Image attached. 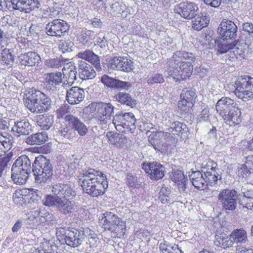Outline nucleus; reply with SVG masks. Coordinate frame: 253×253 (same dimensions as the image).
<instances>
[{
	"label": "nucleus",
	"mask_w": 253,
	"mask_h": 253,
	"mask_svg": "<svg viewBox=\"0 0 253 253\" xmlns=\"http://www.w3.org/2000/svg\"><path fill=\"white\" fill-rule=\"evenodd\" d=\"M53 195H46L43 200V204L56 208L65 215L73 212L76 208L75 201L70 200L76 195L75 192L68 184L58 183L52 187Z\"/></svg>",
	"instance_id": "nucleus-1"
},
{
	"label": "nucleus",
	"mask_w": 253,
	"mask_h": 253,
	"mask_svg": "<svg viewBox=\"0 0 253 253\" xmlns=\"http://www.w3.org/2000/svg\"><path fill=\"white\" fill-rule=\"evenodd\" d=\"M195 59L192 53L176 51L168 61L169 66L165 72V75L178 81L189 78L192 74Z\"/></svg>",
	"instance_id": "nucleus-2"
},
{
	"label": "nucleus",
	"mask_w": 253,
	"mask_h": 253,
	"mask_svg": "<svg viewBox=\"0 0 253 253\" xmlns=\"http://www.w3.org/2000/svg\"><path fill=\"white\" fill-rule=\"evenodd\" d=\"M217 113L230 126L239 124L241 121V112L236 102L228 97H222L215 105Z\"/></svg>",
	"instance_id": "nucleus-3"
},
{
	"label": "nucleus",
	"mask_w": 253,
	"mask_h": 253,
	"mask_svg": "<svg viewBox=\"0 0 253 253\" xmlns=\"http://www.w3.org/2000/svg\"><path fill=\"white\" fill-rule=\"evenodd\" d=\"M25 104L32 113H41L49 110L51 106L50 98L40 90L29 92Z\"/></svg>",
	"instance_id": "nucleus-4"
},
{
	"label": "nucleus",
	"mask_w": 253,
	"mask_h": 253,
	"mask_svg": "<svg viewBox=\"0 0 253 253\" xmlns=\"http://www.w3.org/2000/svg\"><path fill=\"white\" fill-rule=\"evenodd\" d=\"M91 109H94L93 119L98 125L106 127L110 124L114 114L115 107L110 102H93L90 105Z\"/></svg>",
	"instance_id": "nucleus-5"
},
{
	"label": "nucleus",
	"mask_w": 253,
	"mask_h": 253,
	"mask_svg": "<svg viewBox=\"0 0 253 253\" xmlns=\"http://www.w3.org/2000/svg\"><path fill=\"white\" fill-rule=\"evenodd\" d=\"M32 170L37 183H44L53 174V167L49 160L42 156L36 158Z\"/></svg>",
	"instance_id": "nucleus-6"
},
{
	"label": "nucleus",
	"mask_w": 253,
	"mask_h": 253,
	"mask_svg": "<svg viewBox=\"0 0 253 253\" xmlns=\"http://www.w3.org/2000/svg\"><path fill=\"white\" fill-rule=\"evenodd\" d=\"M235 94L237 97L247 101L253 97V78L247 76L239 78L235 82Z\"/></svg>",
	"instance_id": "nucleus-7"
},
{
	"label": "nucleus",
	"mask_w": 253,
	"mask_h": 253,
	"mask_svg": "<svg viewBox=\"0 0 253 253\" xmlns=\"http://www.w3.org/2000/svg\"><path fill=\"white\" fill-rule=\"evenodd\" d=\"M238 195L234 189L222 190L217 195L218 200L221 203L222 208L225 211H234L237 205Z\"/></svg>",
	"instance_id": "nucleus-8"
},
{
	"label": "nucleus",
	"mask_w": 253,
	"mask_h": 253,
	"mask_svg": "<svg viewBox=\"0 0 253 253\" xmlns=\"http://www.w3.org/2000/svg\"><path fill=\"white\" fill-rule=\"evenodd\" d=\"M69 29L67 22L60 19H56L49 22L45 26L46 34L48 36L60 38L65 35Z\"/></svg>",
	"instance_id": "nucleus-9"
},
{
	"label": "nucleus",
	"mask_w": 253,
	"mask_h": 253,
	"mask_svg": "<svg viewBox=\"0 0 253 253\" xmlns=\"http://www.w3.org/2000/svg\"><path fill=\"white\" fill-rule=\"evenodd\" d=\"M104 174L93 169H88L83 173V176L80 178L83 190L86 193L91 186H93L98 178H104Z\"/></svg>",
	"instance_id": "nucleus-10"
},
{
	"label": "nucleus",
	"mask_w": 253,
	"mask_h": 253,
	"mask_svg": "<svg viewBox=\"0 0 253 253\" xmlns=\"http://www.w3.org/2000/svg\"><path fill=\"white\" fill-rule=\"evenodd\" d=\"M9 10H18L26 13H30L35 8H38L41 4L36 0H10L9 1Z\"/></svg>",
	"instance_id": "nucleus-11"
},
{
	"label": "nucleus",
	"mask_w": 253,
	"mask_h": 253,
	"mask_svg": "<svg viewBox=\"0 0 253 253\" xmlns=\"http://www.w3.org/2000/svg\"><path fill=\"white\" fill-rule=\"evenodd\" d=\"M237 26L232 21L224 19L217 29V32L222 40L235 39L237 36Z\"/></svg>",
	"instance_id": "nucleus-12"
},
{
	"label": "nucleus",
	"mask_w": 253,
	"mask_h": 253,
	"mask_svg": "<svg viewBox=\"0 0 253 253\" xmlns=\"http://www.w3.org/2000/svg\"><path fill=\"white\" fill-rule=\"evenodd\" d=\"M199 8L197 5L191 2H183L175 6V11L185 19H191L197 16Z\"/></svg>",
	"instance_id": "nucleus-13"
},
{
	"label": "nucleus",
	"mask_w": 253,
	"mask_h": 253,
	"mask_svg": "<svg viewBox=\"0 0 253 253\" xmlns=\"http://www.w3.org/2000/svg\"><path fill=\"white\" fill-rule=\"evenodd\" d=\"M142 168L151 179L157 180L162 179L165 175V168L157 162L144 163L142 165Z\"/></svg>",
	"instance_id": "nucleus-14"
},
{
	"label": "nucleus",
	"mask_w": 253,
	"mask_h": 253,
	"mask_svg": "<svg viewBox=\"0 0 253 253\" xmlns=\"http://www.w3.org/2000/svg\"><path fill=\"white\" fill-rule=\"evenodd\" d=\"M57 236L59 237V240H64L67 245L73 248L78 247L83 242L80 233L77 230H67L64 234Z\"/></svg>",
	"instance_id": "nucleus-15"
},
{
	"label": "nucleus",
	"mask_w": 253,
	"mask_h": 253,
	"mask_svg": "<svg viewBox=\"0 0 253 253\" xmlns=\"http://www.w3.org/2000/svg\"><path fill=\"white\" fill-rule=\"evenodd\" d=\"M11 131L14 135L17 137L27 135L32 131V126L26 119L18 120L14 122Z\"/></svg>",
	"instance_id": "nucleus-16"
},
{
	"label": "nucleus",
	"mask_w": 253,
	"mask_h": 253,
	"mask_svg": "<svg viewBox=\"0 0 253 253\" xmlns=\"http://www.w3.org/2000/svg\"><path fill=\"white\" fill-rule=\"evenodd\" d=\"M31 170L24 169L20 167L12 165L11 168V178L13 182L19 185L25 184L30 174Z\"/></svg>",
	"instance_id": "nucleus-17"
},
{
	"label": "nucleus",
	"mask_w": 253,
	"mask_h": 253,
	"mask_svg": "<svg viewBox=\"0 0 253 253\" xmlns=\"http://www.w3.org/2000/svg\"><path fill=\"white\" fill-rule=\"evenodd\" d=\"M84 90L78 86L72 87L67 90L66 100L70 104H77L84 98Z\"/></svg>",
	"instance_id": "nucleus-18"
},
{
	"label": "nucleus",
	"mask_w": 253,
	"mask_h": 253,
	"mask_svg": "<svg viewBox=\"0 0 253 253\" xmlns=\"http://www.w3.org/2000/svg\"><path fill=\"white\" fill-rule=\"evenodd\" d=\"M108 186V181L106 175L104 174V178H100V177L93 186L92 185L90 187L86 193L92 197H97L103 195Z\"/></svg>",
	"instance_id": "nucleus-19"
},
{
	"label": "nucleus",
	"mask_w": 253,
	"mask_h": 253,
	"mask_svg": "<svg viewBox=\"0 0 253 253\" xmlns=\"http://www.w3.org/2000/svg\"><path fill=\"white\" fill-rule=\"evenodd\" d=\"M170 133L164 131H157L153 133L149 136V142L154 148L159 151L164 149V146L162 140L163 137H168L170 136Z\"/></svg>",
	"instance_id": "nucleus-20"
},
{
	"label": "nucleus",
	"mask_w": 253,
	"mask_h": 253,
	"mask_svg": "<svg viewBox=\"0 0 253 253\" xmlns=\"http://www.w3.org/2000/svg\"><path fill=\"white\" fill-rule=\"evenodd\" d=\"M79 75L82 80H91L96 76L93 68L85 61H79Z\"/></svg>",
	"instance_id": "nucleus-21"
},
{
	"label": "nucleus",
	"mask_w": 253,
	"mask_h": 253,
	"mask_svg": "<svg viewBox=\"0 0 253 253\" xmlns=\"http://www.w3.org/2000/svg\"><path fill=\"white\" fill-rule=\"evenodd\" d=\"M65 120L75 131L77 130L80 135L84 136L86 134L87 132L86 126L78 118L72 115H67L65 117Z\"/></svg>",
	"instance_id": "nucleus-22"
},
{
	"label": "nucleus",
	"mask_w": 253,
	"mask_h": 253,
	"mask_svg": "<svg viewBox=\"0 0 253 253\" xmlns=\"http://www.w3.org/2000/svg\"><path fill=\"white\" fill-rule=\"evenodd\" d=\"M33 120L36 122L42 129L48 130L54 122L53 116L49 114L35 115Z\"/></svg>",
	"instance_id": "nucleus-23"
},
{
	"label": "nucleus",
	"mask_w": 253,
	"mask_h": 253,
	"mask_svg": "<svg viewBox=\"0 0 253 253\" xmlns=\"http://www.w3.org/2000/svg\"><path fill=\"white\" fill-rule=\"evenodd\" d=\"M77 56L92 64L97 70L101 69L99 56L92 51L88 49L80 52L77 54Z\"/></svg>",
	"instance_id": "nucleus-24"
},
{
	"label": "nucleus",
	"mask_w": 253,
	"mask_h": 253,
	"mask_svg": "<svg viewBox=\"0 0 253 253\" xmlns=\"http://www.w3.org/2000/svg\"><path fill=\"white\" fill-rule=\"evenodd\" d=\"M21 65L28 66H34L41 60L40 55L35 52H28L19 56Z\"/></svg>",
	"instance_id": "nucleus-25"
},
{
	"label": "nucleus",
	"mask_w": 253,
	"mask_h": 253,
	"mask_svg": "<svg viewBox=\"0 0 253 253\" xmlns=\"http://www.w3.org/2000/svg\"><path fill=\"white\" fill-rule=\"evenodd\" d=\"M4 134L0 133V157L9 150L14 143L13 138L11 134L6 133H4Z\"/></svg>",
	"instance_id": "nucleus-26"
},
{
	"label": "nucleus",
	"mask_w": 253,
	"mask_h": 253,
	"mask_svg": "<svg viewBox=\"0 0 253 253\" xmlns=\"http://www.w3.org/2000/svg\"><path fill=\"white\" fill-rule=\"evenodd\" d=\"M8 44L6 48L2 50L0 55V63L5 67H11L14 61V51L12 48H8Z\"/></svg>",
	"instance_id": "nucleus-27"
},
{
	"label": "nucleus",
	"mask_w": 253,
	"mask_h": 253,
	"mask_svg": "<svg viewBox=\"0 0 253 253\" xmlns=\"http://www.w3.org/2000/svg\"><path fill=\"white\" fill-rule=\"evenodd\" d=\"M189 179L193 185L198 189H204L206 188V180L204 177L203 174L200 171H192L189 175Z\"/></svg>",
	"instance_id": "nucleus-28"
},
{
	"label": "nucleus",
	"mask_w": 253,
	"mask_h": 253,
	"mask_svg": "<svg viewBox=\"0 0 253 253\" xmlns=\"http://www.w3.org/2000/svg\"><path fill=\"white\" fill-rule=\"evenodd\" d=\"M121 219L120 218L114 213L106 212L103 214V217L101 219L103 227L105 229L109 230L116 223H119Z\"/></svg>",
	"instance_id": "nucleus-29"
},
{
	"label": "nucleus",
	"mask_w": 253,
	"mask_h": 253,
	"mask_svg": "<svg viewBox=\"0 0 253 253\" xmlns=\"http://www.w3.org/2000/svg\"><path fill=\"white\" fill-rule=\"evenodd\" d=\"M48 140V136L45 132L37 133L27 137L26 142L31 145H42Z\"/></svg>",
	"instance_id": "nucleus-30"
},
{
	"label": "nucleus",
	"mask_w": 253,
	"mask_h": 253,
	"mask_svg": "<svg viewBox=\"0 0 253 253\" xmlns=\"http://www.w3.org/2000/svg\"><path fill=\"white\" fill-rule=\"evenodd\" d=\"M30 195L28 189H18L13 193V200L15 204L22 206L28 200Z\"/></svg>",
	"instance_id": "nucleus-31"
},
{
	"label": "nucleus",
	"mask_w": 253,
	"mask_h": 253,
	"mask_svg": "<svg viewBox=\"0 0 253 253\" xmlns=\"http://www.w3.org/2000/svg\"><path fill=\"white\" fill-rule=\"evenodd\" d=\"M62 73L60 72L46 73L44 75V82L53 86L59 85L62 83Z\"/></svg>",
	"instance_id": "nucleus-32"
},
{
	"label": "nucleus",
	"mask_w": 253,
	"mask_h": 253,
	"mask_svg": "<svg viewBox=\"0 0 253 253\" xmlns=\"http://www.w3.org/2000/svg\"><path fill=\"white\" fill-rule=\"evenodd\" d=\"M44 210H41L40 209L33 210L29 213L28 219L31 224L33 225H39L42 223H44L43 215L45 213Z\"/></svg>",
	"instance_id": "nucleus-33"
},
{
	"label": "nucleus",
	"mask_w": 253,
	"mask_h": 253,
	"mask_svg": "<svg viewBox=\"0 0 253 253\" xmlns=\"http://www.w3.org/2000/svg\"><path fill=\"white\" fill-rule=\"evenodd\" d=\"M214 243L218 247L226 249L233 245V241L231 239L230 235L228 236L225 234H219L215 235Z\"/></svg>",
	"instance_id": "nucleus-34"
},
{
	"label": "nucleus",
	"mask_w": 253,
	"mask_h": 253,
	"mask_svg": "<svg viewBox=\"0 0 253 253\" xmlns=\"http://www.w3.org/2000/svg\"><path fill=\"white\" fill-rule=\"evenodd\" d=\"M124 117H125V120L124 123V131L133 133L135 129L136 122L134 115L132 113H126L124 114Z\"/></svg>",
	"instance_id": "nucleus-35"
},
{
	"label": "nucleus",
	"mask_w": 253,
	"mask_h": 253,
	"mask_svg": "<svg viewBox=\"0 0 253 253\" xmlns=\"http://www.w3.org/2000/svg\"><path fill=\"white\" fill-rule=\"evenodd\" d=\"M230 235L233 243H245L248 241L247 232L242 228L234 230Z\"/></svg>",
	"instance_id": "nucleus-36"
},
{
	"label": "nucleus",
	"mask_w": 253,
	"mask_h": 253,
	"mask_svg": "<svg viewBox=\"0 0 253 253\" xmlns=\"http://www.w3.org/2000/svg\"><path fill=\"white\" fill-rule=\"evenodd\" d=\"M204 173L206 180V184L207 185H214L217 184L218 180L221 179V176L215 169H213L211 171L206 170L204 171Z\"/></svg>",
	"instance_id": "nucleus-37"
},
{
	"label": "nucleus",
	"mask_w": 253,
	"mask_h": 253,
	"mask_svg": "<svg viewBox=\"0 0 253 253\" xmlns=\"http://www.w3.org/2000/svg\"><path fill=\"white\" fill-rule=\"evenodd\" d=\"M116 100L121 104L132 108L136 104V101L128 93L120 92L116 95Z\"/></svg>",
	"instance_id": "nucleus-38"
},
{
	"label": "nucleus",
	"mask_w": 253,
	"mask_h": 253,
	"mask_svg": "<svg viewBox=\"0 0 253 253\" xmlns=\"http://www.w3.org/2000/svg\"><path fill=\"white\" fill-rule=\"evenodd\" d=\"M106 136L112 144L119 147H122L126 140V138L122 134L114 133L112 131L108 132Z\"/></svg>",
	"instance_id": "nucleus-39"
},
{
	"label": "nucleus",
	"mask_w": 253,
	"mask_h": 253,
	"mask_svg": "<svg viewBox=\"0 0 253 253\" xmlns=\"http://www.w3.org/2000/svg\"><path fill=\"white\" fill-rule=\"evenodd\" d=\"M252 185L249 184H245L241 188V193L240 195L243 196V199L241 200V205L245 208L246 204L249 201L247 199H253V191L251 190Z\"/></svg>",
	"instance_id": "nucleus-40"
},
{
	"label": "nucleus",
	"mask_w": 253,
	"mask_h": 253,
	"mask_svg": "<svg viewBox=\"0 0 253 253\" xmlns=\"http://www.w3.org/2000/svg\"><path fill=\"white\" fill-rule=\"evenodd\" d=\"M252 185L249 184H245L241 188V193L240 195L243 196V199L241 200V205L245 208L246 204L249 201L247 199H253V191L251 190Z\"/></svg>",
	"instance_id": "nucleus-41"
},
{
	"label": "nucleus",
	"mask_w": 253,
	"mask_h": 253,
	"mask_svg": "<svg viewBox=\"0 0 253 253\" xmlns=\"http://www.w3.org/2000/svg\"><path fill=\"white\" fill-rule=\"evenodd\" d=\"M31 161L29 157L25 155H23L19 157L12 165L24 169V170L27 169L31 171Z\"/></svg>",
	"instance_id": "nucleus-42"
},
{
	"label": "nucleus",
	"mask_w": 253,
	"mask_h": 253,
	"mask_svg": "<svg viewBox=\"0 0 253 253\" xmlns=\"http://www.w3.org/2000/svg\"><path fill=\"white\" fill-rule=\"evenodd\" d=\"M210 20L206 16H197L192 21V27L196 30L200 31L209 24Z\"/></svg>",
	"instance_id": "nucleus-43"
},
{
	"label": "nucleus",
	"mask_w": 253,
	"mask_h": 253,
	"mask_svg": "<svg viewBox=\"0 0 253 253\" xmlns=\"http://www.w3.org/2000/svg\"><path fill=\"white\" fill-rule=\"evenodd\" d=\"M105 5H108V6H105V10L112 13H120L121 11H123V5L118 2H113L111 0H107L106 1Z\"/></svg>",
	"instance_id": "nucleus-44"
},
{
	"label": "nucleus",
	"mask_w": 253,
	"mask_h": 253,
	"mask_svg": "<svg viewBox=\"0 0 253 253\" xmlns=\"http://www.w3.org/2000/svg\"><path fill=\"white\" fill-rule=\"evenodd\" d=\"M196 94L194 90L191 89L184 88L182 90L180 94V98L188 102L190 104H194L196 98Z\"/></svg>",
	"instance_id": "nucleus-45"
},
{
	"label": "nucleus",
	"mask_w": 253,
	"mask_h": 253,
	"mask_svg": "<svg viewBox=\"0 0 253 253\" xmlns=\"http://www.w3.org/2000/svg\"><path fill=\"white\" fill-rule=\"evenodd\" d=\"M187 129V127L185 124L179 122H175L171 124V127L169 128V131L174 135H178L180 133H183Z\"/></svg>",
	"instance_id": "nucleus-46"
},
{
	"label": "nucleus",
	"mask_w": 253,
	"mask_h": 253,
	"mask_svg": "<svg viewBox=\"0 0 253 253\" xmlns=\"http://www.w3.org/2000/svg\"><path fill=\"white\" fill-rule=\"evenodd\" d=\"M62 71L68 83L73 84L77 78V72L75 69V67L72 66V68L67 69H65L64 67Z\"/></svg>",
	"instance_id": "nucleus-47"
},
{
	"label": "nucleus",
	"mask_w": 253,
	"mask_h": 253,
	"mask_svg": "<svg viewBox=\"0 0 253 253\" xmlns=\"http://www.w3.org/2000/svg\"><path fill=\"white\" fill-rule=\"evenodd\" d=\"M109 230L116 234V236L118 238H121L125 233L126 225L125 222L121 219L119 223H116Z\"/></svg>",
	"instance_id": "nucleus-48"
},
{
	"label": "nucleus",
	"mask_w": 253,
	"mask_h": 253,
	"mask_svg": "<svg viewBox=\"0 0 253 253\" xmlns=\"http://www.w3.org/2000/svg\"><path fill=\"white\" fill-rule=\"evenodd\" d=\"M125 117H124V114H117L113 117L112 122L117 130L122 132L124 131V123L125 122Z\"/></svg>",
	"instance_id": "nucleus-49"
},
{
	"label": "nucleus",
	"mask_w": 253,
	"mask_h": 253,
	"mask_svg": "<svg viewBox=\"0 0 253 253\" xmlns=\"http://www.w3.org/2000/svg\"><path fill=\"white\" fill-rule=\"evenodd\" d=\"M60 134L69 140H72L75 138L76 132L71 126L62 128L60 130Z\"/></svg>",
	"instance_id": "nucleus-50"
},
{
	"label": "nucleus",
	"mask_w": 253,
	"mask_h": 253,
	"mask_svg": "<svg viewBox=\"0 0 253 253\" xmlns=\"http://www.w3.org/2000/svg\"><path fill=\"white\" fill-rule=\"evenodd\" d=\"M159 248L163 253H175L179 252V248L176 245H170L166 243H161Z\"/></svg>",
	"instance_id": "nucleus-51"
},
{
	"label": "nucleus",
	"mask_w": 253,
	"mask_h": 253,
	"mask_svg": "<svg viewBox=\"0 0 253 253\" xmlns=\"http://www.w3.org/2000/svg\"><path fill=\"white\" fill-rule=\"evenodd\" d=\"M74 47V43L70 41L60 40L59 42V48L63 53L72 51Z\"/></svg>",
	"instance_id": "nucleus-52"
},
{
	"label": "nucleus",
	"mask_w": 253,
	"mask_h": 253,
	"mask_svg": "<svg viewBox=\"0 0 253 253\" xmlns=\"http://www.w3.org/2000/svg\"><path fill=\"white\" fill-rule=\"evenodd\" d=\"M123 57H115L109 61V67L113 70L121 71Z\"/></svg>",
	"instance_id": "nucleus-53"
},
{
	"label": "nucleus",
	"mask_w": 253,
	"mask_h": 253,
	"mask_svg": "<svg viewBox=\"0 0 253 253\" xmlns=\"http://www.w3.org/2000/svg\"><path fill=\"white\" fill-rule=\"evenodd\" d=\"M96 37L95 33L91 30H84L82 33L81 40L83 42L88 43Z\"/></svg>",
	"instance_id": "nucleus-54"
},
{
	"label": "nucleus",
	"mask_w": 253,
	"mask_h": 253,
	"mask_svg": "<svg viewBox=\"0 0 253 253\" xmlns=\"http://www.w3.org/2000/svg\"><path fill=\"white\" fill-rule=\"evenodd\" d=\"M121 71L129 72L133 70V62L130 59L123 57Z\"/></svg>",
	"instance_id": "nucleus-55"
},
{
	"label": "nucleus",
	"mask_w": 253,
	"mask_h": 253,
	"mask_svg": "<svg viewBox=\"0 0 253 253\" xmlns=\"http://www.w3.org/2000/svg\"><path fill=\"white\" fill-rule=\"evenodd\" d=\"M44 64L48 67L58 69L62 65L63 61L58 58L49 59L46 60Z\"/></svg>",
	"instance_id": "nucleus-56"
},
{
	"label": "nucleus",
	"mask_w": 253,
	"mask_h": 253,
	"mask_svg": "<svg viewBox=\"0 0 253 253\" xmlns=\"http://www.w3.org/2000/svg\"><path fill=\"white\" fill-rule=\"evenodd\" d=\"M116 81L117 79L111 78L109 77L107 75H104L102 77L101 79V82L106 86L112 87V88H115L116 87Z\"/></svg>",
	"instance_id": "nucleus-57"
},
{
	"label": "nucleus",
	"mask_w": 253,
	"mask_h": 253,
	"mask_svg": "<svg viewBox=\"0 0 253 253\" xmlns=\"http://www.w3.org/2000/svg\"><path fill=\"white\" fill-rule=\"evenodd\" d=\"M216 164L213 161L208 159L202 163V171L204 172V171L206 170L211 171L213 169H216Z\"/></svg>",
	"instance_id": "nucleus-58"
},
{
	"label": "nucleus",
	"mask_w": 253,
	"mask_h": 253,
	"mask_svg": "<svg viewBox=\"0 0 253 253\" xmlns=\"http://www.w3.org/2000/svg\"><path fill=\"white\" fill-rule=\"evenodd\" d=\"M226 40H223V41L218 43V50L220 53H224L227 51L230 52L232 45L228 43Z\"/></svg>",
	"instance_id": "nucleus-59"
},
{
	"label": "nucleus",
	"mask_w": 253,
	"mask_h": 253,
	"mask_svg": "<svg viewBox=\"0 0 253 253\" xmlns=\"http://www.w3.org/2000/svg\"><path fill=\"white\" fill-rule=\"evenodd\" d=\"M164 82L163 75L161 74H153L148 78L147 80L148 84H161Z\"/></svg>",
	"instance_id": "nucleus-60"
},
{
	"label": "nucleus",
	"mask_w": 253,
	"mask_h": 253,
	"mask_svg": "<svg viewBox=\"0 0 253 253\" xmlns=\"http://www.w3.org/2000/svg\"><path fill=\"white\" fill-rule=\"evenodd\" d=\"M244 52V49L241 46L234 45L232 46L230 50V56L233 55L237 58L242 57V54Z\"/></svg>",
	"instance_id": "nucleus-61"
},
{
	"label": "nucleus",
	"mask_w": 253,
	"mask_h": 253,
	"mask_svg": "<svg viewBox=\"0 0 253 253\" xmlns=\"http://www.w3.org/2000/svg\"><path fill=\"white\" fill-rule=\"evenodd\" d=\"M9 164L0 159V177L4 178L9 170Z\"/></svg>",
	"instance_id": "nucleus-62"
},
{
	"label": "nucleus",
	"mask_w": 253,
	"mask_h": 253,
	"mask_svg": "<svg viewBox=\"0 0 253 253\" xmlns=\"http://www.w3.org/2000/svg\"><path fill=\"white\" fill-rule=\"evenodd\" d=\"M45 213L43 215V218H44V223L45 222H48V224H51L52 225H55L57 224L58 220L57 218L52 213L46 212L44 211Z\"/></svg>",
	"instance_id": "nucleus-63"
},
{
	"label": "nucleus",
	"mask_w": 253,
	"mask_h": 253,
	"mask_svg": "<svg viewBox=\"0 0 253 253\" xmlns=\"http://www.w3.org/2000/svg\"><path fill=\"white\" fill-rule=\"evenodd\" d=\"M170 193V189L168 187L163 186L160 191L159 200L163 203H166L168 202V199H163V197H168Z\"/></svg>",
	"instance_id": "nucleus-64"
}]
</instances>
